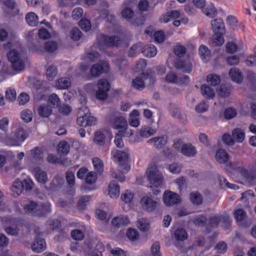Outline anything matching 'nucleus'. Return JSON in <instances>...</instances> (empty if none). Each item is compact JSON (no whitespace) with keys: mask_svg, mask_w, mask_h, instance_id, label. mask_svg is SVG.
I'll use <instances>...</instances> for the list:
<instances>
[{"mask_svg":"<svg viewBox=\"0 0 256 256\" xmlns=\"http://www.w3.org/2000/svg\"><path fill=\"white\" fill-rule=\"evenodd\" d=\"M107 248L112 256H126V252L119 248H112L110 244H107Z\"/></svg>","mask_w":256,"mask_h":256,"instance_id":"nucleus-38","label":"nucleus"},{"mask_svg":"<svg viewBox=\"0 0 256 256\" xmlns=\"http://www.w3.org/2000/svg\"><path fill=\"white\" fill-rule=\"evenodd\" d=\"M231 80L237 83H240L243 80V76L240 71L236 68H232L229 72Z\"/></svg>","mask_w":256,"mask_h":256,"instance_id":"nucleus-28","label":"nucleus"},{"mask_svg":"<svg viewBox=\"0 0 256 256\" xmlns=\"http://www.w3.org/2000/svg\"><path fill=\"white\" fill-rule=\"evenodd\" d=\"M232 135L234 142L241 143L244 140L245 138L244 131L240 128L234 129L232 130Z\"/></svg>","mask_w":256,"mask_h":256,"instance_id":"nucleus-26","label":"nucleus"},{"mask_svg":"<svg viewBox=\"0 0 256 256\" xmlns=\"http://www.w3.org/2000/svg\"><path fill=\"white\" fill-rule=\"evenodd\" d=\"M211 26L214 33L225 32L224 24L222 18H218L212 20Z\"/></svg>","mask_w":256,"mask_h":256,"instance_id":"nucleus-16","label":"nucleus"},{"mask_svg":"<svg viewBox=\"0 0 256 256\" xmlns=\"http://www.w3.org/2000/svg\"><path fill=\"white\" fill-rule=\"evenodd\" d=\"M218 94L222 98L228 97L230 94V88L225 85H221L217 90Z\"/></svg>","mask_w":256,"mask_h":256,"instance_id":"nucleus-54","label":"nucleus"},{"mask_svg":"<svg viewBox=\"0 0 256 256\" xmlns=\"http://www.w3.org/2000/svg\"><path fill=\"white\" fill-rule=\"evenodd\" d=\"M132 1L133 0H128L123 3V6H124V8L122 10L121 14L122 18L126 20H130L134 16V10L132 8L128 6H130V4Z\"/></svg>","mask_w":256,"mask_h":256,"instance_id":"nucleus-19","label":"nucleus"},{"mask_svg":"<svg viewBox=\"0 0 256 256\" xmlns=\"http://www.w3.org/2000/svg\"><path fill=\"white\" fill-rule=\"evenodd\" d=\"M142 208L148 212L154 210L156 207V202L148 196H144L141 200Z\"/></svg>","mask_w":256,"mask_h":256,"instance_id":"nucleus-15","label":"nucleus"},{"mask_svg":"<svg viewBox=\"0 0 256 256\" xmlns=\"http://www.w3.org/2000/svg\"><path fill=\"white\" fill-rule=\"evenodd\" d=\"M186 52V48L182 45H177L174 48V53L178 56L177 58H181L185 55Z\"/></svg>","mask_w":256,"mask_h":256,"instance_id":"nucleus-63","label":"nucleus"},{"mask_svg":"<svg viewBox=\"0 0 256 256\" xmlns=\"http://www.w3.org/2000/svg\"><path fill=\"white\" fill-rule=\"evenodd\" d=\"M143 44L140 42L132 45L129 50L128 55L130 57L137 56L140 54H142Z\"/></svg>","mask_w":256,"mask_h":256,"instance_id":"nucleus-29","label":"nucleus"},{"mask_svg":"<svg viewBox=\"0 0 256 256\" xmlns=\"http://www.w3.org/2000/svg\"><path fill=\"white\" fill-rule=\"evenodd\" d=\"M163 201L167 206H170L180 202L179 195L171 191H166L163 194Z\"/></svg>","mask_w":256,"mask_h":256,"instance_id":"nucleus-9","label":"nucleus"},{"mask_svg":"<svg viewBox=\"0 0 256 256\" xmlns=\"http://www.w3.org/2000/svg\"><path fill=\"white\" fill-rule=\"evenodd\" d=\"M100 38L105 45L110 48L118 47L122 42V38L118 36H109L102 34Z\"/></svg>","mask_w":256,"mask_h":256,"instance_id":"nucleus-10","label":"nucleus"},{"mask_svg":"<svg viewBox=\"0 0 256 256\" xmlns=\"http://www.w3.org/2000/svg\"><path fill=\"white\" fill-rule=\"evenodd\" d=\"M20 118L26 122H30L32 118V111L28 109L22 110L20 114Z\"/></svg>","mask_w":256,"mask_h":256,"instance_id":"nucleus-56","label":"nucleus"},{"mask_svg":"<svg viewBox=\"0 0 256 256\" xmlns=\"http://www.w3.org/2000/svg\"><path fill=\"white\" fill-rule=\"evenodd\" d=\"M190 202L199 205L202 202V197L200 193L198 192H193L190 194Z\"/></svg>","mask_w":256,"mask_h":256,"instance_id":"nucleus-37","label":"nucleus"},{"mask_svg":"<svg viewBox=\"0 0 256 256\" xmlns=\"http://www.w3.org/2000/svg\"><path fill=\"white\" fill-rule=\"evenodd\" d=\"M224 34L220 32L214 33L212 40V44L215 46H222L224 42Z\"/></svg>","mask_w":256,"mask_h":256,"instance_id":"nucleus-41","label":"nucleus"},{"mask_svg":"<svg viewBox=\"0 0 256 256\" xmlns=\"http://www.w3.org/2000/svg\"><path fill=\"white\" fill-rule=\"evenodd\" d=\"M214 249L220 254H224L227 250V244L224 241H220L214 246Z\"/></svg>","mask_w":256,"mask_h":256,"instance_id":"nucleus-64","label":"nucleus"},{"mask_svg":"<svg viewBox=\"0 0 256 256\" xmlns=\"http://www.w3.org/2000/svg\"><path fill=\"white\" fill-rule=\"evenodd\" d=\"M28 137V134L22 128H18L12 135L6 138V142L9 146H18Z\"/></svg>","mask_w":256,"mask_h":256,"instance_id":"nucleus-4","label":"nucleus"},{"mask_svg":"<svg viewBox=\"0 0 256 256\" xmlns=\"http://www.w3.org/2000/svg\"><path fill=\"white\" fill-rule=\"evenodd\" d=\"M21 182L22 183L23 190H24L26 192H30L34 186L33 182L30 179H24L22 181L21 180Z\"/></svg>","mask_w":256,"mask_h":256,"instance_id":"nucleus-55","label":"nucleus"},{"mask_svg":"<svg viewBox=\"0 0 256 256\" xmlns=\"http://www.w3.org/2000/svg\"><path fill=\"white\" fill-rule=\"evenodd\" d=\"M113 156L120 163L127 162L128 154L125 151L118 150L114 154Z\"/></svg>","mask_w":256,"mask_h":256,"instance_id":"nucleus-32","label":"nucleus"},{"mask_svg":"<svg viewBox=\"0 0 256 256\" xmlns=\"http://www.w3.org/2000/svg\"><path fill=\"white\" fill-rule=\"evenodd\" d=\"M77 123L82 126H92L96 124V118L90 116L87 106H81L78 108Z\"/></svg>","mask_w":256,"mask_h":256,"instance_id":"nucleus-1","label":"nucleus"},{"mask_svg":"<svg viewBox=\"0 0 256 256\" xmlns=\"http://www.w3.org/2000/svg\"><path fill=\"white\" fill-rule=\"evenodd\" d=\"M167 142V138L165 136L154 137L148 141L149 144L154 143V146L157 149H160Z\"/></svg>","mask_w":256,"mask_h":256,"instance_id":"nucleus-21","label":"nucleus"},{"mask_svg":"<svg viewBox=\"0 0 256 256\" xmlns=\"http://www.w3.org/2000/svg\"><path fill=\"white\" fill-rule=\"evenodd\" d=\"M221 222L222 226L226 230H230L232 226V220L230 217L228 215H222Z\"/></svg>","mask_w":256,"mask_h":256,"instance_id":"nucleus-53","label":"nucleus"},{"mask_svg":"<svg viewBox=\"0 0 256 256\" xmlns=\"http://www.w3.org/2000/svg\"><path fill=\"white\" fill-rule=\"evenodd\" d=\"M170 110L172 116L179 120L182 118V114L179 108L174 104H170Z\"/></svg>","mask_w":256,"mask_h":256,"instance_id":"nucleus-44","label":"nucleus"},{"mask_svg":"<svg viewBox=\"0 0 256 256\" xmlns=\"http://www.w3.org/2000/svg\"><path fill=\"white\" fill-rule=\"evenodd\" d=\"M64 183V180L63 178L59 176H56L51 181L48 188L52 190H55L61 186Z\"/></svg>","mask_w":256,"mask_h":256,"instance_id":"nucleus-36","label":"nucleus"},{"mask_svg":"<svg viewBox=\"0 0 256 256\" xmlns=\"http://www.w3.org/2000/svg\"><path fill=\"white\" fill-rule=\"evenodd\" d=\"M95 170L98 174H101L103 172V162L98 158H94L92 160Z\"/></svg>","mask_w":256,"mask_h":256,"instance_id":"nucleus-45","label":"nucleus"},{"mask_svg":"<svg viewBox=\"0 0 256 256\" xmlns=\"http://www.w3.org/2000/svg\"><path fill=\"white\" fill-rule=\"evenodd\" d=\"M202 11L206 16L210 18L214 17L217 13L216 8L212 4L206 6Z\"/></svg>","mask_w":256,"mask_h":256,"instance_id":"nucleus-49","label":"nucleus"},{"mask_svg":"<svg viewBox=\"0 0 256 256\" xmlns=\"http://www.w3.org/2000/svg\"><path fill=\"white\" fill-rule=\"evenodd\" d=\"M37 111L40 117L47 118L52 114V110L48 104H42L38 106Z\"/></svg>","mask_w":256,"mask_h":256,"instance_id":"nucleus-17","label":"nucleus"},{"mask_svg":"<svg viewBox=\"0 0 256 256\" xmlns=\"http://www.w3.org/2000/svg\"><path fill=\"white\" fill-rule=\"evenodd\" d=\"M128 218L126 215H120L114 218L111 222L112 226L116 228H120L126 226L130 224Z\"/></svg>","mask_w":256,"mask_h":256,"instance_id":"nucleus-12","label":"nucleus"},{"mask_svg":"<svg viewBox=\"0 0 256 256\" xmlns=\"http://www.w3.org/2000/svg\"><path fill=\"white\" fill-rule=\"evenodd\" d=\"M108 68L109 65L108 62L100 60L98 64L92 66L90 72L92 76L98 77L104 72H107Z\"/></svg>","mask_w":256,"mask_h":256,"instance_id":"nucleus-7","label":"nucleus"},{"mask_svg":"<svg viewBox=\"0 0 256 256\" xmlns=\"http://www.w3.org/2000/svg\"><path fill=\"white\" fill-rule=\"evenodd\" d=\"M112 127L114 129L124 131L128 127L127 121L122 116H117L114 120Z\"/></svg>","mask_w":256,"mask_h":256,"instance_id":"nucleus-18","label":"nucleus"},{"mask_svg":"<svg viewBox=\"0 0 256 256\" xmlns=\"http://www.w3.org/2000/svg\"><path fill=\"white\" fill-rule=\"evenodd\" d=\"M7 56L8 60L12 63V67L16 71H22L25 68L24 59L15 49L11 50L8 54Z\"/></svg>","mask_w":256,"mask_h":256,"instance_id":"nucleus-2","label":"nucleus"},{"mask_svg":"<svg viewBox=\"0 0 256 256\" xmlns=\"http://www.w3.org/2000/svg\"><path fill=\"white\" fill-rule=\"evenodd\" d=\"M32 157L36 160H42L43 158L42 153L40 148L36 147L30 151Z\"/></svg>","mask_w":256,"mask_h":256,"instance_id":"nucleus-62","label":"nucleus"},{"mask_svg":"<svg viewBox=\"0 0 256 256\" xmlns=\"http://www.w3.org/2000/svg\"><path fill=\"white\" fill-rule=\"evenodd\" d=\"M199 54L202 59L206 62L210 56V51L208 48L204 45H201L198 49Z\"/></svg>","mask_w":256,"mask_h":256,"instance_id":"nucleus-40","label":"nucleus"},{"mask_svg":"<svg viewBox=\"0 0 256 256\" xmlns=\"http://www.w3.org/2000/svg\"><path fill=\"white\" fill-rule=\"evenodd\" d=\"M202 95L206 98H213L215 96L214 90L206 84H203L200 87Z\"/></svg>","mask_w":256,"mask_h":256,"instance_id":"nucleus-23","label":"nucleus"},{"mask_svg":"<svg viewBox=\"0 0 256 256\" xmlns=\"http://www.w3.org/2000/svg\"><path fill=\"white\" fill-rule=\"evenodd\" d=\"M98 90L96 95L98 99L104 100L108 96V92L110 90V82L106 79H100L98 82Z\"/></svg>","mask_w":256,"mask_h":256,"instance_id":"nucleus-6","label":"nucleus"},{"mask_svg":"<svg viewBox=\"0 0 256 256\" xmlns=\"http://www.w3.org/2000/svg\"><path fill=\"white\" fill-rule=\"evenodd\" d=\"M142 74L144 78L142 76H137L133 80L132 82V85L133 87L138 90H142L144 88V79H147L148 78V74H145L142 73Z\"/></svg>","mask_w":256,"mask_h":256,"instance_id":"nucleus-24","label":"nucleus"},{"mask_svg":"<svg viewBox=\"0 0 256 256\" xmlns=\"http://www.w3.org/2000/svg\"><path fill=\"white\" fill-rule=\"evenodd\" d=\"M26 20L28 24L31 26H36L38 24V17L33 12H30L26 14Z\"/></svg>","mask_w":256,"mask_h":256,"instance_id":"nucleus-33","label":"nucleus"},{"mask_svg":"<svg viewBox=\"0 0 256 256\" xmlns=\"http://www.w3.org/2000/svg\"><path fill=\"white\" fill-rule=\"evenodd\" d=\"M51 212V205L50 202H46L38 205L37 216L45 218Z\"/></svg>","mask_w":256,"mask_h":256,"instance_id":"nucleus-14","label":"nucleus"},{"mask_svg":"<svg viewBox=\"0 0 256 256\" xmlns=\"http://www.w3.org/2000/svg\"><path fill=\"white\" fill-rule=\"evenodd\" d=\"M254 196H255L254 192L253 190H249L242 193L241 200L244 202H247Z\"/></svg>","mask_w":256,"mask_h":256,"instance_id":"nucleus-59","label":"nucleus"},{"mask_svg":"<svg viewBox=\"0 0 256 256\" xmlns=\"http://www.w3.org/2000/svg\"><path fill=\"white\" fill-rule=\"evenodd\" d=\"M94 140L96 144L100 146H102L105 142V136L104 134L100 132H96Z\"/></svg>","mask_w":256,"mask_h":256,"instance_id":"nucleus-58","label":"nucleus"},{"mask_svg":"<svg viewBox=\"0 0 256 256\" xmlns=\"http://www.w3.org/2000/svg\"><path fill=\"white\" fill-rule=\"evenodd\" d=\"M133 198V194L128 190H126L124 192H122L120 196L121 200L126 204L130 203L132 202Z\"/></svg>","mask_w":256,"mask_h":256,"instance_id":"nucleus-52","label":"nucleus"},{"mask_svg":"<svg viewBox=\"0 0 256 256\" xmlns=\"http://www.w3.org/2000/svg\"><path fill=\"white\" fill-rule=\"evenodd\" d=\"M94 241H74L70 245V250L74 252H84L88 253L94 248Z\"/></svg>","mask_w":256,"mask_h":256,"instance_id":"nucleus-5","label":"nucleus"},{"mask_svg":"<svg viewBox=\"0 0 256 256\" xmlns=\"http://www.w3.org/2000/svg\"><path fill=\"white\" fill-rule=\"evenodd\" d=\"M57 73L56 68L53 65H50L46 70V78L48 80H52L56 77Z\"/></svg>","mask_w":256,"mask_h":256,"instance_id":"nucleus-50","label":"nucleus"},{"mask_svg":"<svg viewBox=\"0 0 256 256\" xmlns=\"http://www.w3.org/2000/svg\"><path fill=\"white\" fill-rule=\"evenodd\" d=\"M90 196H82L77 204V206L79 210H85L86 204L90 201Z\"/></svg>","mask_w":256,"mask_h":256,"instance_id":"nucleus-48","label":"nucleus"},{"mask_svg":"<svg viewBox=\"0 0 256 256\" xmlns=\"http://www.w3.org/2000/svg\"><path fill=\"white\" fill-rule=\"evenodd\" d=\"M215 158L218 163L225 164L228 162L229 154L224 150L220 148L216 152Z\"/></svg>","mask_w":256,"mask_h":256,"instance_id":"nucleus-25","label":"nucleus"},{"mask_svg":"<svg viewBox=\"0 0 256 256\" xmlns=\"http://www.w3.org/2000/svg\"><path fill=\"white\" fill-rule=\"evenodd\" d=\"M174 236L176 240H186L188 238V234L182 228H177L174 233Z\"/></svg>","mask_w":256,"mask_h":256,"instance_id":"nucleus-43","label":"nucleus"},{"mask_svg":"<svg viewBox=\"0 0 256 256\" xmlns=\"http://www.w3.org/2000/svg\"><path fill=\"white\" fill-rule=\"evenodd\" d=\"M222 214H216L211 216L208 219V224L212 228H216L221 221Z\"/></svg>","mask_w":256,"mask_h":256,"instance_id":"nucleus-47","label":"nucleus"},{"mask_svg":"<svg viewBox=\"0 0 256 256\" xmlns=\"http://www.w3.org/2000/svg\"><path fill=\"white\" fill-rule=\"evenodd\" d=\"M34 176L38 182L45 184L48 182L46 173L41 170L39 167L36 166L34 169Z\"/></svg>","mask_w":256,"mask_h":256,"instance_id":"nucleus-22","label":"nucleus"},{"mask_svg":"<svg viewBox=\"0 0 256 256\" xmlns=\"http://www.w3.org/2000/svg\"><path fill=\"white\" fill-rule=\"evenodd\" d=\"M22 188L21 180L19 179L15 180L11 187L12 195L14 198L19 196L24 191Z\"/></svg>","mask_w":256,"mask_h":256,"instance_id":"nucleus-20","label":"nucleus"},{"mask_svg":"<svg viewBox=\"0 0 256 256\" xmlns=\"http://www.w3.org/2000/svg\"><path fill=\"white\" fill-rule=\"evenodd\" d=\"M94 248L92 252L91 250L88 254V256H102V252L104 250V246L102 242H98L94 244Z\"/></svg>","mask_w":256,"mask_h":256,"instance_id":"nucleus-35","label":"nucleus"},{"mask_svg":"<svg viewBox=\"0 0 256 256\" xmlns=\"http://www.w3.org/2000/svg\"><path fill=\"white\" fill-rule=\"evenodd\" d=\"M32 250L36 253H40L45 250L46 248V243L45 241H33L31 244Z\"/></svg>","mask_w":256,"mask_h":256,"instance_id":"nucleus-31","label":"nucleus"},{"mask_svg":"<svg viewBox=\"0 0 256 256\" xmlns=\"http://www.w3.org/2000/svg\"><path fill=\"white\" fill-rule=\"evenodd\" d=\"M234 216L237 222H242L246 217V213L242 208H238L234 212Z\"/></svg>","mask_w":256,"mask_h":256,"instance_id":"nucleus-57","label":"nucleus"},{"mask_svg":"<svg viewBox=\"0 0 256 256\" xmlns=\"http://www.w3.org/2000/svg\"><path fill=\"white\" fill-rule=\"evenodd\" d=\"M48 102L54 108H58L60 104V100L57 94H52L48 96Z\"/></svg>","mask_w":256,"mask_h":256,"instance_id":"nucleus-42","label":"nucleus"},{"mask_svg":"<svg viewBox=\"0 0 256 256\" xmlns=\"http://www.w3.org/2000/svg\"><path fill=\"white\" fill-rule=\"evenodd\" d=\"M142 54L146 57H154L156 54V49L152 44L145 45L143 44Z\"/></svg>","mask_w":256,"mask_h":256,"instance_id":"nucleus-30","label":"nucleus"},{"mask_svg":"<svg viewBox=\"0 0 256 256\" xmlns=\"http://www.w3.org/2000/svg\"><path fill=\"white\" fill-rule=\"evenodd\" d=\"M37 202L27 200L23 204V208L26 213L31 216H37V210L38 208Z\"/></svg>","mask_w":256,"mask_h":256,"instance_id":"nucleus-11","label":"nucleus"},{"mask_svg":"<svg viewBox=\"0 0 256 256\" xmlns=\"http://www.w3.org/2000/svg\"><path fill=\"white\" fill-rule=\"evenodd\" d=\"M70 148V144L65 140H62L58 145V152L63 155H66L68 153Z\"/></svg>","mask_w":256,"mask_h":256,"instance_id":"nucleus-34","label":"nucleus"},{"mask_svg":"<svg viewBox=\"0 0 256 256\" xmlns=\"http://www.w3.org/2000/svg\"><path fill=\"white\" fill-rule=\"evenodd\" d=\"M108 194L112 198H116L120 194V186L116 180H112L108 186Z\"/></svg>","mask_w":256,"mask_h":256,"instance_id":"nucleus-27","label":"nucleus"},{"mask_svg":"<svg viewBox=\"0 0 256 256\" xmlns=\"http://www.w3.org/2000/svg\"><path fill=\"white\" fill-rule=\"evenodd\" d=\"M156 132V130L152 128H142L140 131V135L142 137L147 138L150 136L154 135Z\"/></svg>","mask_w":256,"mask_h":256,"instance_id":"nucleus-46","label":"nucleus"},{"mask_svg":"<svg viewBox=\"0 0 256 256\" xmlns=\"http://www.w3.org/2000/svg\"><path fill=\"white\" fill-rule=\"evenodd\" d=\"M206 80L212 86H216L220 83V78L217 74H210L207 76Z\"/></svg>","mask_w":256,"mask_h":256,"instance_id":"nucleus-51","label":"nucleus"},{"mask_svg":"<svg viewBox=\"0 0 256 256\" xmlns=\"http://www.w3.org/2000/svg\"><path fill=\"white\" fill-rule=\"evenodd\" d=\"M126 132L122 130H119L114 138V144L118 148H122L124 146V143L122 138V136H124Z\"/></svg>","mask_w":256,"mask_h":256,"instance_id":"nucleus-61","label":"nucleus"},{"mask_svg":"<svg viewBox=\"0 0 256 256\" xmlns=\"http://www.w3.org/2000/svg\"><path fill=\"white\" fill-rule=\"evenodd\" d=\"M181 153L188 157H193L197 154L196 148L190 143L184 144L181 148Z\"/></svg>","mask_w":256,"mask_h":256,"instance_id":"nucleus-13","label":"nucleus"},{"mask_svg":"<svg viewBox=\"0 0 256 256\" xmlns=\"http://www.w3.org/2000/svg\"><path fill=\"white\" fill-rule=\"evenodd\" d=\"M174 66L184 72L190 74L192 72V65L188 58L182 60L176 58L174 60Z\"/></svg>","mask_w":256,"mask_h":256,"instance_id":"nucleus-8","label":"nucleus"},{"mask_svg":"<svg viewBox=\"0 0 256 256\" xmlns=\"http://www.w3.org/2000/svg\"><path fill=\"white\" fill-rule=\"evenodd\" d=\"M56 86L59 89H66L70 86V82L68 78H62L56 80Z\"/></svg>","mask_w":256,"mask_h":256,"instance_id":"nucleus-39","label":"nucleus"},{"mask_svg":"<svg viewBox=\"0 0 256 256\" xmlns=\"http://www.w3.org/2000/svg\"><path fill=\"white\" fill-rule=\"evenodd\" d=\"M246 64L249 66H256V46L254 48V54H250L246 60Z\"/></svg>","mask_w":256,"mask_h":256,"instance_id":"nucleus-60","label":"nucleus"},{"mask_svg":"<svg viewBox=\"0 0 256 256\" xmlns=\"http://www.w3.org/2000/svg\"><path fill=\"white\" fill-rule=\"evenodd\" d=\"M148 178L150 184L154 186H160L162 181L161 173L154 164H150L146 170Z\"/></svg>","mask_w":256,"mask_h":256,"instance_id":"nucleus-3","label":"nucleus"}]
</instances>
